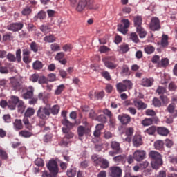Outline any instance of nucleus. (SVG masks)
Segmentation results:
<instances>
[{"mask_svg":"<svg viewBox=\"0 0 177 177\" xmlns=\"http://www.w3.org/2000/svg\"><path fill=\"white\" fill-rule=\"evenodd\" d=\"M102 113L101 110L96 111H94L93 110H91L88 114L89 118H91L92 120H96V118H97V115L100 114Z\"/></svg>","mask_w":177,"mask_h":177,"instance_id":"39","label":"nucleus"},{"mask_svg":"<svg viewBox=\"0 0 177 177\" xmlns=\"http://www.w3.org/2000/svg\"><path fill=\"white\" fill-rule=\"evenodd\" d=\"M46 17V12L41 10L38 12L37 16L35 17V19H39L40 20H44Z\"/></svg>","mask_w":177,"mask_h":177,"instance_id":"52","label":"nucleus"},{"mask_svg":"<svg viewBox=\"0 0 177 177\" xmlns=\"http://www.w3.org/2000/svg\"><path fill=\"white\" fill-rule=\"evenodd\" d=\"M160 99L162 100V104L165 106L169 103V98L164 95H160Z\"/></svg>","mask_w":177,"mask_h":177,"instance_id":"58","label":"nucleus"},{"mask_svg":"<svg viewBox=\"0 0 177 177\" xmlns=\"http://www.w3.org/2000/svg\"><path fill=\"white\" fill-rule=\"evenodd\" d=\"M13 127L15 131H21L23 129V122L21 119H15L13 122Z\"/></svg>","mask_w":177,"mask_h":177,"instance_id":"24","label":"nucleus"},{"mask_svg":"<svg viewBox=\"0 0 177 177\" xmlns=\"http://www.w3.org/2000/svg\"><path fill=\"white\" fill-rule=\"evenodd\" d=\"M161 46H162V48H167V46H168V35H162L161 39Z\"/></svg>","mask_w":177,"mask_h":177,"instance_id":"45","label":"nucleus"},{"mask_svg":"<svg viewBox=\"0 0 177 177\" xmlns=\"http://www.w3.org/2000/svg\"><path fill=\"white\" fill-rule=\"evenodd\" d=\"M129 26H131V21L128 19H122L120 21V23L118 24L117 30L121 34L125 35L128 32V28H129Z\"/></svg>","mask_w":177,"mask_h":177,"instance_id":"4","label":"nucleus"},{"mask_svg":"<svg viewBox=\"0 0 177 177\" xmlns=\"http://www.w3.org/2000/svg\"><path fill=\"white\" fill-rule=\"evenodd\" d=\"M123 84H124L126 88L129 90L132 89V86H133V84H132V82H131V80H123Z\"/></svg>","mask_w":177,"mask_h":177,"instance_id":"53","label":"nucleus"},{"mask_svg":"<svg viewBox=\"0 0 177 177\" xmlns=\"http://www.w3.org/2000/svg\"><path fill=\"white\" fill-rule=\"evenodd\" d=\"M142 23H143V18H142V16L138 15L133 17V24L136 29L142 27Z\"/></svg>","mask_w":177,"mask_h":177,"instance_id":"21","label":"nucleus"},{"mask_svg":"<svg viewBox=\"0 0 177 177\" xmlns=\"http://www.w3.org/2000/svg\"><path fill=\"white\" fill-rule=\"evenodd\" d=\"M127 160V156L125 155H118L113 158V161L114 162H124Z\"/></svg>","mask_w":177,"mask_h":177,"instance_id":"30","label":"nucleus"},{"mask_svg":"<svg viewBox=\"0 0 177 177\" xmlns=\"http://www.w3.org/2000/svg\"><path fill=\"white\" fill-rule=\"evenodd\" d=\"M42 177H57V175H55V173H50V171H44L41 175Z\"/></svg>","mask_w":177,"mask_h":177,"instance_id":"56","label":"nucleus"},{"mask_svg":"<svg viewBox=\"0 0 177 177\" xmlns=\"http://www.w3.org/2000/svg\"><path fill=\"white\" fill-rule=\"evenodd\" d=\"M118 118L122 125H127L131 122V116L128 114L119 115Z\"/></svg>","mask_w":177,"mask_h":177,"instance_id":"14","label":"nucleus"},{"mask_svg":"<svg viewBox=\"0 0 177 177\" xmlns=\"http://www.w3.org/2000/svg\"><path fill=\"white\" fill-rule=\"evenodd\" d=\"M50 49L53 52H59L60 50V46L57 43H54L50 45Z\"/></svg>","mask_w":177,"mask_h":177,"instance_id":"55","label":"nucleus"},{"mask_svg":"<svg viewBox=\"0 0 177 177\" xmlns=\"http://www.w3.org/2000/svg\"><path fill=\"white\" fill-rule=\"evenodd\" d=\"M136 30L140 38H145V37L147 35V32H146L142 26L140 28H138Z\"/></svg>","mask_w":177,"mask_h":177,"instance_id":"44","label":"nucleus"},{"mask_svg":"<svg viewBox=\"0 0 177 177\" xmlns=\"http://www.w3.org/2000/svg\"><path fill=\"white\" fill-rule=\"evenodd\" d=\"M161 67H167L169 64V59L168 58H162L160 62Z\"/></svg>","mask_w":177,"mask_h":177,"instance_id":"60","label":"nucleus"},{"mask_svg":"<svg viewBox=\"0 0 177 177\" xmlns=\"http://www.w3.org/2000/svg\"><path fill=\"white\" fill-rule=\"evenodd\" d=\"M91 158L94 161L95 166L99 165L102 169H107L110 165V162L106 159L97 158L96 156H93Z\"/></svg>","mask_w":177,"mask_h":177,"instance_id":"5","label":"nucleus"},{"mask_svg":"<svg viewBox=\"0 0 177 177\" xmlns=\"http://www.w3.org/2000/svg\"><path fill=\"white\" fill-rule=\"evenodd\" d=\"M150 158H152L151 165L153 169H158L162 165L161 154L156 151H151L149 153Z\"/></svg>","mask_w":177,"mask_h":177,"instance_id":"1","label":"nucleus"},{"mask_svg":"<svg viewBox=\"0 0 177 177\" xmlns=\"http://www.w3.org/2000/svg\"><path fill=\"white\" fill-rule=\"evenodd\" d=\"M116 88H117V91L118 92H119L120 93H121L122 92H127V91H128V89L127 88V86H125V84L123 83H118L116 85Z\"/></svg>","mask_w":177,"mask_h":177,"instance_id":"32","label":"nucleus"},{"mask_svg":"<svg viewBox=\"0 0 177 177\" xmlns=\"http://www.w3.org/2000/svg\"><path fill=\"white\" fill-rule=\"evenodd\" d=\"M121 74H124V75H131L129 67H128L127 65H123L121 68Z\"/></svg>","mask_w":177,"mask_h":177,"instance_id":"46","label":"nucleus"},{"mask_svg":"<svg viewBox=\"0 0 177 177\" xmlns=\"http://www.w3.org/2000/svg\"><path fill=\"white\" fill-rule=\"evenodd\" d=\"M153 121V118H145L142 121V124L143 125V127H149L150 125H152Z\"/></svg>","mask_w":177,"mask_h":177,"instance_id":"48","label":"nucleus"},{"mask_svg":"<svg viewBox=\"0 0 177 177\" xmlns=\"http://www.w3.org/2000/svg\"><path fill=\"white\" fill-rule=\"evenodd\" d=\"M133 104L135 107L138 109V110H145V109H147V104L142 102V101L139 99L134 100Z\"/></svg>","mask_w":177,"mask_h":177,"instance_id":"15","label":"nucleus"},{"mask_svg":"<svg viewBox=\"0 0 177 177\" xmlns=\"http://www.w3.org/2000/svg\"><path fill=\"white\" fill-rule=\"evenodd\" d=\"M30 46L32 52H34L35 53H37V52H38V44H37V42L32 41V43H30Z\"/></svg>","mask_w":177,"mask_h":177,"instance_id":"54","label":"nucleus"},{"mask_svg":"<svg viewBox=\"0 0 177 177\" xmlns=\"http://www.w3.org/2000/svg\"><path fill=\"white\" fill-rule=\"evenodd\" d=\"M61 122L62 125H64L66 127H62V129H68V130H71L73 128H74V123H72L67 119H62L61 120Z\"/></svg>","mask_w":177,"mask_h":177,"instance_id":"20","label":"nucleus"},{"mask_svg":"<svg viewBox=\"0 0 177 177\" xmlns=\"http://www.w3.org/2000/svg\"><path fill=\"white\" fill-rule=\"evenodd\" d=\"M66 175L68 177H75L77 175V169L75 168L68 169Z\"/></svg>","mask_w":177,"mask_h":177,"instance_id":"47","label":"nucleus"},{"mask_svg":"<svg viewBox=\"0 0 177 177\" xmlns=\"http://www.w3.org/2000/svg\"><path fill=\"white\" fill-rule=\"evenodd\" d=\"M44 68V64L39 60H36L32 64V68L33 70L39 71Z\"/></svg>","mask_w":177,"mask_h":177,"instance_id":"29","label":"nucleus"},{"mask_svg":"<svg viewBox=\"0 0 177 177\" xmlns=\"http://www.w3.org/2000/svg\"><path fill=\"white\" fill-rule=\"evenodd\" d=\"M167 110L169 114H171L172 118H176L177 117V110L176 105L175 103H171L167 108Z\"/></svg>","mask_w":177,"mask_h":177,"instance_id":"13","label":"nucleus"},{"mask_svg":"<svg viewBox=\"0 0 177 177\" xmlns=\"http://www.w3.org/2000/svg\"><path fill=\"white\" fill-rule=\"evenodd\" d=\"M71 141L69 139H67L66 138L64 137L62 140L60 141L61 146H65L67 147L68 145H70Z\"/></svg>","mask_w":177,"mask_h":177,"instance_id":"59","label":"nucleus"},{"mask_svg":"<svg viewBox=\"0 0 177 177\" xmlns=\"http://www.w3.org/2000/svg\"><path fill=\"white\" fill-rule=\"evenodd\" d=\"M35 114V109H34V108L32 107H28L25 111L24 116L31 118Z\"/></svg>","mask_w":177,"mask_h":177,"instance_id":"34","label":"nucleus"},{"mask_svg":"<svg viewBox=\"0 0 177 177\" xmlns=\"http://www.w3.org/2000/svg\"><path fill=\"white\" fill-rule=\"evenodd\" d=\"M6 57L8 62H15L17 60V63H20V62H21V49L17 50L16 57L15 55L10 53L7 55Z\"/></svg>","mask_w":177,"mask_h":177,"instance_id":"8","label":"nucleus"},{"mask_svg":"<svg viewBox=\"0 0 177 177\" xmlns=\"http://www.w3.org/2000/svg\"><path fill=\"white\" fill-rule=\"evenodd\" d=\"M40 30L44 32V34H48V32H50V28L49 26L42 25L40 26Z\"/></svg>","mask_w":177,"mask_h":177,"instance_id":"51","label":"nucleus"},{"mask_svg":"<svg viewBox=\"0 0 177 177\" xmlns=\"http://www.w3.org/2000/svg\"><path fill=\"white\" fill-rule=\"evenodd\" d=\"M59 111H60V106L59 105L56 104L50 106V113H51L53 115H57Z\"/></svg>","mask_w":177,"mask_h":177,"instance_id":"33","label":"nucleus"},{"mask_svg":"<svg viewBox=\"0 0 177 177\" xmlns=\"http://www.w3.org/2000/svg\"><path fill=\"white\" fill-rule=\"evenodd\" d=\"M24 27V24L21 22L13 23L8 26L7 28L9 31H12L13 32H17L20 31Z\"/></svg>","mask_w":177,"mask_h":177,"instance_id":"11","label":"nucleus"},{"mask_svg":"<svg viewBox=\"0 0 177 177\" xmlns=\"http://www.w3.org/2000/svg\"><path fill=\"white\" fill-rule=\"evenodd\" d=\"M102 62L105 66V67H107V68H109V70H115L117 68L118 66L117 64H115V57H106L102 59Z\"/></svg>","mask_w":177,"mask_h":177,"instance_id":"6","label":"nucleus"},{"mask_svg":"<svg viewBox=\"0 0 177 177\" xmlns=\"http://www.w3.org/2000/svg\"><path fill=\"white\" fill-rule=\"evenodd\" d=\"M62 131L63 133H64V138H66V139H73L74 138V133L71 131V130H68L67 129H62Z\"/></svg>","mask_w":177,"mask_h":177,"instance_id":"26","label":"nucleus"},{"mask_svg":"<svg viewBox=\"0 0 177 177\" xmlns=\"http://www.w3.org/2000/svg\"><path fill=\"white\" fill-rule=\"evenodd\" d=\"M95 121H98V122H101V124H106V122H107V118L103 114H98Z\"/></svg>","mask_w":177,"mask_h":177,"instance_id":"36","label":"nucleus"},{"mask_svg":"<svg viewBox=\"0 0 177 177\" xmlns=\"http://www.w3.org/2000/svg\"><path fill=\"white\" fill-rule=\"evenodd\" d=\"M13 38H15V37H13L12 32H7L3 35V41L4 42H6L8 41H12Z\"/></svg>","mask_w":177,"mask_h":177,"instance_id":"41","label":"nucleus"},{"mask_svg":"<svg viewBox=\"0 0 177 177\" xmlns=\"http://www.w3.org/2000/svg\"><path fill=\"white\" fill-rule=\"evenodd\" d=\"M110 177H122V169L118 166H112L109 167Z\"/></svg>","mask_w":177,"mask_h":177,"instance_id":"7","label":"nucleus"},{"mask_svg":"<svg viewBox=\"0 0 177 177\" xmlns=\"http://www.w3.org/2000/svg\"><path fill=\"white\" fill-rule=\"evenodd\" d=\"M157 131V127L156 126H151L149 128L147 129L144 132L147 133V135L153 136L156 133Z\"/></svg>","mask_w":177,"mask_h":177,"instance_id":"37","label":"nucleus"},{"mask_svg":"<svg viewBox=\"0 0 177 177\" xmlns=\"http://www.w3.org/2000/svg\"><path fill=\"white\" fill-rule=\"evenodd\" d=\"M39 78V75L38 73H35V74H32L29 80L30 81H31L32 82H37Z\"/></svg>","mask_w":177,"mask_h":177,"instance_id":"57","label":"nucleus"},{"mask_svg":"<svg viewBox=\"0 0 177 177\" xmlns=\"http://www.w3.org/2000/svg\"><path fill=\"white\" fill-rule=\"evenodd\" d=\"M149 28L151 31H158V30L161 28L160 19L157 17H153L151 18L149 24Z\"/></svg>","mask_w":177,"mask_h":177,"instance_id":"10","label":"nucleus"},{"mask_svg":"<svg viewBox=\"0 0 177 177\" xmlns=\"http://www.w3.org/2000/svg\"><path fill=\"white\" fill-rule=\"evenodd\" d=\"M154 82V79L150 77V78H143L141 81V85L142 86H145L147 88H149L153 85V83Z\"/></svg>","mask_w":177,"mask_h":177,"instance_id":"23","label":"nucleus"},{"mask_svg":"<svg viewBox=\"0 0 177 177\" xmlns=\"http://www.w3.org/2000/svg\"><path fill=\"white\" fill-rule=\"evenodd\" d=\"M64 84H61L58 86L57 88L55 91V95H60L62 93V91H64Z\"/></svg>","mask_w":177,"mask_h":177,"instance_id":"63","label":"nucleus"},{"mask_svg":"<svg viewBox=\"0 0 177 177\" xmlns=\"http://www.w3.org/2000/svg\"><path fill=\"white\" fill-rule=\"evenodd\" d=\"M37 115L40 120H48L50 117V103H46L45 106L39 107Z\"/></svg>","mask_w":177,"mask_h":177,"instance_id":"2","label":"nucleus"},{"mask_svg":"<svg viewBox=\"0 0 177 177\" xmlns=\"http://www.w3.org/2000/svg\"><path fill=\"white\" fill-rule=\"evenodd\" d=\"M31 52L28 50H23V62L26 64H30V62H31V59H30V55Z\"/></svg>","mask_w":177,"mask_h":177,"instance_id":"25","label":"nucleus"},{"mask_svg":"<svg viewBox=\"0 0 177 177\" xmlns=\"http://www.w3.org/2000/svg\"><path fill=\"white\" fill-rule=\"evenodd\" d=\"M130 39H131V41L136 44L139 42V38L138 37V35H136V33H131L130 35Z\"/></svg>","mask_w":177,"mask_h":177,"instance_id":"61","label":"nucleus"},{"mask_svg":"<svg viewBox=\"0 0 177 177\" xmlns=\"http://www.w3.org/2000/svg\"><path fill=\"white\" fill-rule=\"evenodd\" d=\"M19 100L20 99H19V97L15 96V95L11 96V100L10 101L9 105H8L9 109L10 110H15Z\"/></svg>","mask_w":177,"mask_h":177,"instance_id":"16","label":"nucleus"},{"mask_svg":"<svg viewBox=\"0 0 177 177\" xmlns=\"http://www.w3.org/2000/svg\"><path fill=\"white\" fill-rule=\"evenodd\" d=\"M89 132V129L84 127V126H79L77 127V135L80 138V140H82V136H84L85 134L88 133Z\"/></svg>","mask_w":177,"mask_h":177,"instance_id":"17","label":"nucleus"},{"mask_svg":"<svg viewBox=\"0 0 177 177\" xmlns=\"http://www.w3.org/2000/svg\"><path fill=\"white\" fill-rule=\"evenodd\" d=\"M11 86L14 88L15 91H20L21 90V87L20 86V82L17 80H14L11 81Z\"/></svg>","mask_w":177,"mask_h":177,"instance_id":"38","label":"nucleus"},{"mask_svg":"<svg viewBox=\"0 0 177 177\" xmlns=\"http://www.w3.org/2000/svg\"><path fill=\"white\" fill-rule=\"evenodd\" d=\"M89 5L88 0H80L77 6V12H82Z\"/></svg>","mask_w":177,"mask_h":177,"instance_id":"22","label":"nucleus"},{"mask_svg":"<svg viewBox=\"0 0 177 177\" xmlns=\"http://www.w3.org/2000/svg\"><path fill=\"white\" fill-rule=\"evenodd\" d=\"M154 147L156 150H162L164 148V141L158 140L154 142Z\"/></svg>","mask_w":177,"mask_h":177,"instance_id":"35","label":"nucleus"},{"mask_svg":"<svg viewBox=\"0 0 177 177\" xmlns=\"http://www.w3.org/2000/svg\"><path fill=\"white\" fill-rule=\"evenodd\" d=\"M19 135L22 138H31V136H32V133L27 130H22L19 133Z\"/></svg>","mask_w":177,"mask_h":177,"instance_id":"40","label":"nucleus"},{"mask_svg":"<svg viewBox=\"0 0 177 177\" xmlns=\"http://www.w3.org/2000/svg\"><path fill=\"white\" fill-rule=\"evenodd\" d=\"M152 104H153L154 107H161L162 103L160 99L154 97L152 101Z\"/></svg>","mask_w":177,"mask_h":177,"instance_id":"50","label":"nucleus"},{"mask_svg":"<svg viewBox=\"0 0 177 177\" xmlns=\"http://www.w3.org/2000/svg\"><path fill=\"white\" fill-rule=\"evenodd\" d=\"M44 41H45V42H48L49 44H52L53 42L56 41V37L53 35H50L44 37Z\"/></svg>","mask_w":177,"mask_h":177,"instance_id":"43","label":"nucleus"},{"mask_svg":"<svg viewBox=\"0 0 177 177\" xmlns=\"http://www.w3.org/2000/svg\"><path fill=\"white\" fill-rule=\"evenodd\" d=\"M133 145L135 147H139L143 145V140L142 139V136L136 135L133 138Z\"/></svg>","mask_w":177,"mask_h":177,"instance_id":"18","label":"nucleus"},{"mask_svg":"<svg viewBox=\"0 0 177 177\" xmlns=\"http://www.w3.org/2000/svg\"><path fill=\"white\" fill-rule=\"evenodd\" d=\"M133 158L136 161L140 162V161H143L145 158H146V151L144 150H136L133 153Z\"/></svg>","mask_w":177,"mask_h":177,"instance_id":"12","label":"nucleus"},{"mask_svg":"<svg viewBox=\"0 0 177 177\" xmlns=\"http://www.w3.org/2000/svg\"><path fill=\"white\" fill-rule=\"evenodd\" d=\"M38 97H39V99L43 100L44 104H46V103H49V102H48V97L44 95V93H39L38 94Z\"/></svg>","mask_w":177,"mask_h":177,"instance_id":"62","label":"nucleus"},{"mask_svg":"<svg viewBox=\"0 0 177 177\" xmlns=\"http://www.w3.org/2000/svg\"><path fill=\"white\" fill-rule=\"evenodd\" d=\"M126 135L127 138H125V141L129 143L132 139V135H133V129L132 127L127 129Z\"/></svg>","mask_w":177,"mask_h":177,"instance_id":"27","label":"nucleus"},{"mask_svg":"<svg viewBox=\"0 0 177 177\" xmlns=\"http://www.w3.org/2000/svg\"><path fill=\"white\" fill-rule=\"evenodd\" d=\"M144 50L147 55H151V53H153L154 50H156V48L151 45H148L145 47Z\"/></svg>","mask_w":177,"mask_h":177,"instance_id":"42","label":"nucleus"},{"mask_svg":"<svg viewBox=\"0 0 177 177\" xmlns=\"http://www.w3.org/2000/svg\"><path fill=\"white\" fill-rule=\"evenodd\" d=\"M21 13L22 16H30V15L32 13V9H31V7L26 6L23 8Z\"/></svg>","mask_w":177,"mask_h":177,"instance_id":"31","label":"nucleus"},{"mask_svg":"<svg viewBox=\"0 0 177 177\" xmlns=\"http://www.w3.org/2000/svg\"><path fill=\"white\" fill-rule=\"evenodd\" d=\"M111 149L117 152H121V147L120 146V142L117 141H112L111 142Z\"/></svg>","mask_w":177,"mask_h":177,"instance_id":"28","label":"nucleus"},{"mask_svg":"<svg viewBox=\"0 0 177 177\" xmlns=\"http://www.w3.org/2000/svg\"><path fill=\"white\" fill-rule=\"evenodd\" d=\"M47 168L50 174H55L57 175L59 174V167L57 166V162L55 160H51L47 164Z\"/></svg>","mask_w":177,"mask_h":177,"instance_id":"9","label":"nucleus"},{"mask_svg":"<svg viewBox=\"0 0 177 177\" xmlns=\"http://www.w3.org/2000/svg\"><path fill=\"white\" fill-rule=\"evenodd\" d=\"M156 131L160 136H168V135H169V130L167 127H158Z\"/></svg>","mask_w":177,"mask_h":177,"instance_id":"19","label":"nucleus"},{"mask_svg":"<svg viewBox=\"0 0 177 177\" xmlns=\"http://www.w3.org/2000/svg\"><path fill=\"white\" fill-rule=\"evenodd\" d=\"M21 97L27 100L31 99L34 96V87L32 86H24L21 88Z\"/></svg>","mask_w":177,"mask_h":177,"instance_id":"3","label":"nucleus"},{"mask_svg":"<svg viewBox=\"0 0 177 177\" xmlns=\"http://www.w3.org/2000/svg\"><path fill=\"white\" fill-rule=\"evenodd\" d=\"M0 158L1 160H8V153L5 150L0 149Z\"/></svg>","mask_w":177,"mask_h":177,"instance_id":"64","label":"nucleus"},{"mask_svg":"<svg viewBox=\"0 0 177 177\" xmlns=\"http://www.w3.org/2000/svg\"><path fill=\"white\" fill-rule=\"evenodd\" d=\"M17 107L18 110L20 113H23L24 111V109H26V106L24 105V102L23 100H19L18 103H17Z\"/></svg>","mask_w":177,"mask_h":177,"instance_id":"49","label":"nucleus"}]
</instances>
